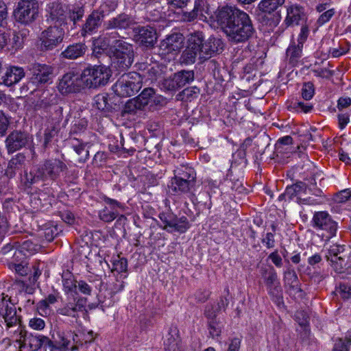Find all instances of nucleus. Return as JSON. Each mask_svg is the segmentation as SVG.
Masks as SVG:
<instances>
[{"label":"nucleus","mask_w":351,"mask_h":351,"mask_svg":"<svg viewBox=\"0 0 351 351\" xmlns=\"http://www.w3.org/2000/svg\"><path fill=\"white\" fill-rule=\"evenodd\" d=\"M198 15L203 16L204 13L208 12V5L205 0H195L193 9Z\"/></svg>","instance_id":"obj_57"},{"label":"nucleus","mask_w":351,"mask_h":351,"mask_svg":"<svg viewBox=\"0 0 351 351\" xmlns=\"http://www.w3.org/2000/svg\"><path fill=\"white\" fill-rule=\"evenodd\" d=\"M56 121L55 123H51L50 125H47V128L45 130L44 132V141H43V147L45 148L48 147L51 143L56 140L55 138L58 136V133L60 130V114H58V117H56Z\"/></svg>","instance_id":"obj_34"},{"label":"nucleus","mask_w":351,"mask_h":351,"mask_svg":"<svg viewBox=\"0 0 351 351\" xmlns=\"http://www.w3.org/2000/svg\"><path fill=\"white\" fill-rule=\"evenodd\" d=\"M195 182L173 177L171 181L169 189L175 193H189L194 186Z\"/></svg>","instance_id":"obj_33"},{"label":"nucleus","mask_w":351,"mask_h":351,"mask_svg":"<svg viewBox=\"0 0 351 351\" xmlns=\"http://www.w3.org/2000/svg\"><path fill=\"white\" fill-rule=\"evenodd\" d=\"M25 75L23 68L12 66L7 69L4 75L1 77L0 84L10 86L18 83Z\"/></svg>","instance_id":"obj_29"},{"label":"nucleus","mask_w":351,"mask_h":351,"mask_svg":"<svg viewBox=\"0 0 351 351\" xmlns=\"http://www.w3.org/2000/svg\"><path fill=\"white\" fill-rule=\"evenodd\" d=\"M336 291L343 300L351 299V287L348 284H340Z\"/></svg>","instance_id":"obj_58"},{"label":"nucleus","mask_w":351,"mask_h":351,"mask_svg":"<svg viewBox=\"0 0 351 351\" xmlns=\"http://www.w3.org/2000/svg\"><path fill=\"white\" fill-rule=\"evenodd\" d=\"M261 274L264 278L267 289L280 284L277 273L273 267H261Z\"/></svg>","instance_id":"obj_40"},{"label":"nucleus","mask_w":351,"mask_h":351,"mask_svg":"<svg viewBox=\"0 0 351 351\" xmlns=\"http://www.w3.org/2000/svg\"><path fill=\"white\" fill-rule=\"evenodd\" d=\"M84 14V10L82 7L75 8L72 10L69 11V18L73 24L76 27L77 23L82 20Z\"/></svg>","instance_id":"obj_52"},{"label":"nucleus","mask_w":351,"mask_h":351,"mask_svg":"<svg viewBox=\"0 0 351 351\" xmlns=\"http://www.w3.org/2000/svg\"><path fill=\"white\" fill-rule=\"evenodd\" d=\"M174 177L184 179L186 180H191L195 182L196 173L193 168L188 166L181 165L177 167L174 170Z\"/></svg>","instance_id":"obj_42"},{"label":"nucleus","mask_w":351,"mask_h":351,"mask_svg":"<svg viewBox=\"0 0 351 351\" xmlns=\"http://www.w3.org/2000/svg\"><path fill=\"white\" fill-rule=\"evenodd\" d=\"M111 77V70L104 65L88 66L82 73L84 87L97 88L105 86Z\"/></svg>","instance_id":"obj_3"},{"label":"nucleus","mask_w":351,"mask_h":351,"mask_svg":"<svg viewBox=\"0 0 351 351\" xmlns=\"http://www.w3.org/2000/svg\"><path fill=\"white\" fill-rule=\"evenodd\" d=\"M166 1L171 9H182L188 5L190 0H166Z\"/></svg>","instance_id":"obj_62"},{"label":"nucleus","mask_w":351,"mask_h":351,"mask_svg":"<svg viewBox=\"0 0 351 351\" xmlns=\"http://www.w3.org/2000/svg\"><path fill=\"white\" fill-rule=\"evenodd\" d=\"M154 95V88H145L138 96L125 102V110H142L152 101Z\"/></svg>","instance_id":"obj_24"},{"label":"nucleus","mask_w":351,"mask_h":351,"mask_svg":"<svg viewBox=\"0 0 351 351\" xmlns=\"http://www.w3.org/2000/svg\"><path fill=\"white\" fill-rule=\"evenodd\" d=\"M58 234V229L54 226L47 227L44 230L43 237L47 241H51Z\"/></svg>","instance_id":"obj_63"},{"label":"nucleus","mask_w":351,"mask_h":351,"mask_svg":"<svg viewBox=\"0 0 351 351\" xmlns=\"http://www.w3.org/2000/svg\"><path fill=\"white\" fill-rule=\"evenodd\" d=\"M79 337L78 334L71 330H58L56 332V335H52L53 346H51V350L56 349L60 351H76L82 344Z\"/></svg>","instance_id":"obj_6"},{"label":"nucleus","mask_w":351,"mask_h":351,"mask_svg":"<svg viewBox=\"0 0 351 351\" xmlns=\"http://www.w3.org/2000/svg\"><path fill=\"white\" fill-rule=\"evenodd\" d=\"M184 36L180 32L168 35L161 43L160 49L167 53L180 51L184 44Z\"/></svg>","instance_id":"obj_25"},{"label":"nucleus","mask_w":351,"mask_h":351,"mask_svg":"<svg viewBox=\"0 0 351 351\" xmlns=\"http://www.w3.org/2000/svg\"><path fill=\"white\" fill-rule=\"evenodd\" d=\"M13 247L19 249V252L23 253L25 256L33 254L37 252L40 248V246L38 243H34L30 239L14 241Z\"/></svg>","instance_id":"obj_37"},{"label":"nucleus","mask_w":351,"mask_h":351,"mask_svg":"<svg viewBox=\"0 0 351 351\" xmlns=\"http://www.w3.org/2000/svg\"><path fill=\"white\" fill-rule=\"evenodd\" d=\"M134 40L144 49H152L157 41L156 29L150 26H138L134 29Z\"/></svg>","instance_id":"obj_15"},{"label":"nucleus","mask_w":351,"mask_h":351,"mask_svg":"<svg viewBox=\"0 0 351 351\" xmlns=\"http://www.w3.org/2000/svg\"><path fill=\"white\" fill-rule=\"evenodd\" d=\"M26 160L27 158L24 153L16 154L8 161L7 168L5 170V176L8 179L14 178L17 171L25 167Z\"/></svg>","instance_id":"obj_27"},{"label":"nucleus","mask_w":351,"mask_h":351,"mask_svg":"<svg viewBox=\"0 0 351 351\" xmlns=\"http://www.w3.org/2000/svg\"><path fill=\"white\" fill-rule=\"evenodd\" d=\"M311 226L317 230L324 231L327 237L336 236L338 230V223L327 211L315 212L311 221Z\"/></svg>","instance_id":"obj_10"},{"label":"nucleus","mask_w":351,"mask_h":351,"mask_svg":"<svg viewBox=\"0 0 351 351\" xmlns=\"http://www.w3.org/2000/svg\"><path fill=\"white\" fill-rule=\"evenodd\" d=\"M207 327L209 332V335L212 338L218 337L221 333L223 324L221 322L216 319H207Z\"/></svg>","instance_id":"obj_45"},{"label":"nucleus","mask_w":351,"mask_h":351,"mask_svg":"<svg viewBox=\"0 0 351 351\" xmlns=\"http://www.w3.org/2000/svg\"><path fill=\"white\" fill-rule=\"evenodd\" d=\"M158 217L164 223L162 229L170 233L177 232L183 234L191 228L187 217L184 215L178 217L172 212L167 211L160 213Z\"/></svg>","instance_id":"obj_13"},{"label":"nucleus","mask_w":351,"mask_h":351,"mask_svg":"<svg viewBox=\"0 0 351 351\" xmlns=\"http://www.w3.org/2000/svg\"><path fill=\"white\" fill-rule=\"evenodd\" d=\"M285 2V0H262L258 5V20L265 24L270 21L278 22L280 18L278 9Z\"/></svg>","instance_id":"obj_9"},{"label":"nucleus","mask_w":351,"mask_h":351,"mask_svg":"<svg viewBox=\"0 0 351 351\" xmlns=\"http://www.w3.org/2000/svg\"><path fill=\"white\" fill-rule=\"evenodd\" d=\"M30 77L28 84L34 89L52 82L53 68L46 64L34 62L29 65Z\"/></svg>","instance_id":"obj_5"},{"label":"nucleus","mask_w":351,"mask_h":351,"mask_svg":"<svg viewBox=\"0 0 351 351\" xmlns=\"http://www.w3.org/2000/svg\"><path fill=\"white\" fill-rule=\"evenodd\" d=\"M117 97L108 99V96L104 94H98L93 98V107L96 110H116L117 104L114 101Z\"/></svg>","instance_id":"obj_32"},{"label":"nucleus","mask_w":351,"mask_h":351,"mask_svg":"<svg viewBox=\"0 0 351 351\" xmlns=\"http://www.w3.org/2000/svg\"><path fill=\"white\" fill-rule=\"evenodd\" d=\"M64 30L57 25H49L40 35L42 51H51L63 40Z\"/></svg>","instance_id":"obj_14"},{"label":"nucleus","mask_w":351,"mask_h":351,"mask_svg":"<svg viewBox=\"0 0 351 351\" xmlns=\"http://www.w3.org/2000/svg\"><path fill=\"white\" fill-rule=\"evenodd\" d=\"M270 141L271 138L265 132L258 135L254 142V145L257 147L256 152L262 155L265 149L269 145Z\"/></svg>","instance_id":"obj_46"},{"label":"nucleus","mask_w":351,"mask_h":351,"mask_svg":"<svg viewBox=\"0 0 351 351\" xmlns=\"http://www.w3.org/2000/svg\"><path fill=\"white\" fill-rule=\"evenodd\" d=\"M24 44V41L16 35V33L13 34L12 38L9 37L8 39V49H14L17 50L23 47Z\"/></svg>","instance_id":"obj_55"},{"label":"nucleus","mask_w":351,"mask_h":351,"mask_svg":"<svg viewBox=\"0 0 351 351\" xmlns=\"http://www.w3.org/2000/svg\"><path fill=\"white\" fill-rule=\"evenodd\" d=\"M267 291L272 301L278 306L283 304L282 289L280 284L268 289Z\"/></svg>","instance_id":"obj_48"},{"label":"nucleus","mask_w":351,"mask_h":351,"mask_svg":"<svg viewBox=\"0 0 351 351\" xmlns=\"http://www.w3.org/2000/svg\"><path fill=\"white\" fill-rule=\"evenodd\" d=\"M275 236L274 232H267L263 235L262 243L268 249L274 248L276 245Z\"/></svg>","instance_id":"obj_60"},{"label":"nucleus","mask_w":351,"mask_h":351,"mask_svg":"<svg viewBox=\"0 0 351 351\" xmlns=\"http://www.w3.org/2000/svg\"><path fill=\"white\" fill-rule=\"evenodd\" d=\"M69 168L65 162L58 158L44 160L32 167L30 171H24L21 176V183L25 189H32L40 182L44 185L49 182H58L61 176L66 175Z\"/></svg>","instance_id":"obj_2"},{"label":"nucleus","mask_w":351,"mask_h":351,"mask_svg":"<svg viewBox=\"0 0 351 351\" xmlns=\"http://www.w3.org/2000/svg\"><path fill=\"white\" fill-rule=\"evenodd\" d=\"M58 88L62 94L79 92L82 88H85L84 83L82 80V73L80 75L70 71L64 74Z\"/></svg>","instance_id":"obj_19"},{"label":"nucleus","mask_w":351,"mask_h":351,"mask_svg":"<svg viewBox=\"0 0 351 351\" xmlns=\"http://www.w3.org/2000/svg\"><path fill=\"white\" fill-rule=\"evenodd\" d=\"M69 142L76 154L80 156L79 161L84 162L89 157V151L85 148L89 143H84L75 138H70Z\"/></svg>","instance_id":"obj_39"},{"label":"nucleus","mask_w":351,"mask_h":351,"mask_svg":"<svg viewBox=\"0 0 351 351\" xmlns=\"http://www.w3.org/2000/svg\"><path fill=\"white\" fill-rule=\"evenodd\" d=\"M142 76L136 72L124 74L114 84V93L121 97H130L138 93L142 88Z\"/></svg>","instance_id":"obj_4"},{"label":"nucleus","mask_w":351,"mask_h":351,"mask_svg":"<svg viewBox=\"0 0 351 351\" xmlns=\"http://www.w3.org/2000/svg\"><path fill=\"white\" fill-rule=\"evenodd\" d=\"M38 3L35 0H21L14 10V16L16 22L23 25L32 23L38 16Z\"/></svg>","instance_id":"obj_7"},{"label":"nucleus","mask_w":351,"mask_h":351,"mask_svg":"<svg viewBox=\"0 0 351 351\" xmlns=\"http://www.w3.org/2000/svg\"><path fill=\"white\" fill-rule=\"evenodd\" d=\"M113 62L114 66L116 67L119 71H126L132 64L134 61V56H121L120 57H114Z\"/></svg>","instance_id":"obj_44"},{"label":"nucleus","mask_w":351,"mask_h":351,"mask_svg":"<svg viewBox=\"0 0 351 351\" xmlns=\"http://www.w3.org/2000/svg\"><path fill=\"white\" fill-rule=\"evenodd\" d=\"M69 295L66 300L62 302V305L56 310L58 314L77 319L80 313L86 308V299L77 294Z\"/></svg>","instance_id":"obj_8"},{"label":"nucleus","mask_w":351,"mask_h":351,"mask_svg":"<svg viewBox=\"0 0 351 351\" xmlns=\"http://www.w3.org/2000/svg\"><path fill=\"white\" fill-rule=\"evenodd\" d=\"M104 18V11L93 10L86 18L84 23L81 26V35L86 36L97 32L101 27Z\"/></svg>","instance_id":"obj_23"},{"label":"nucleus","mask_w":351,"mask_h":351,"mask_svg":"<svg viewBox=\"0 0 351 351\" xmlns=\"http://www.w3.org/2000/svg\"><path fill=\"white\" fill-rule=\"evenodd\" d=\"M32 141L29 133L21 130H14L7 136L5 143L8 153L13 154L23 147Z\"/></svg>","instance_id":"obj_18"},{"label":"nucleus","mask_w":351,"mask_h":351,"mask_svg":"<svg viewBox=\"0 0 351 351\" xmlns=\"http://www.w3.org/2000/svg\"><path fill=\"white\" fill-rule=\"evenodd\" d=\"M147 77L151 81L157 80L162 77V66L158 64H154L147 69Z\"/></svg>","instance_id":"obj_51"},{"label":"nucleus","mask_w":351,"mask_h":351,"mask_svg":"<svg viewBox=\"0 0 351 351\" xmlns=\"http://www.w3.org/2000/svg\"><path fill=\"white\" fill-rule=\"evenodd\" d=\"M306 189L307 186L306 184L299 181L292 185L287 186L284 192V195H287L288 200H292L296 197V200L298 201V198H300L298 195L302 193H305Z\"/></svg>","instance_id":"obj_41"},{"label":"nucleus","mask_w":351,"mask_h":351,"mask_svg":"<svg viewBox=\"0 0 351 351\" xmlns=\"http://www.w3.org/2000/svg\"><path fill=\"white\" fill-rule=\"evenodd\" d=\"M114 57L134 56L133 47L123 40H115L112 43Z\"/></svg>","instance_id":"obj_35"},{"label":"nucleus","mask_w":351,"mask_h":351,"mask_svg":"<svg viewBox=\"0 0 351 351\" xmlns=\"http://www.w3.org/2000/svg\"><path fill=\"white\" fill-rule=\"evenodd\" d=\"M49 15H47V22L49 25H57L62 27L66 24V13L63 7L57 3H53Z\"/></svg>","instance_id":"obj_26"},{"label":"nucleus","mask_w":351,"mask_h":351,"mask_svg":"<svg viewBox=\"0 0 351 351\" xmlns=\"http://www.w3.org/2000/svg\"><path fill=\"white\" fill-rule=\"evenodd\" d=\"M216 21L228 40L234 43L247 41L255 32L250 16L235 7L226 6L219 9Z\"/></svg>","instance_id":"obj_1"},{"label":"nucleus","mask_w":351,"mask_h":351,"mask_svg":"<svg viewBox=\"0 0 351 351\" xmlns=\"http://www.w3.org/2000/svg\"><path fill=\"white\" fill-rule=\"evenodd\" d=\"M62 278L64 289L66 293L73 292L77 288V281L74 280L70 272L63 273Z\"/></svg>","instance_id":"obj_47"},{"label":"nucleus","mask_w":351,"mask_h":351,"mask_svg":"<svg viewBox=\"0 0 351 351\" xmlns=\"http://www.w3.org/2000/svg\"><path fill=\"white\" fill-rule=\"evenodd\" d=\"M219 312L220 311L214 304H208L205 307L204 315L207 319H216Z\"/></svg>","instance_id":"obj_56"},{"label":"nucleus","mask_w":351,"mask_h":351,"mask_svg":"<svg viewBox=\"0 0 351 351\" xmlns=\"http://www.w3.org/2000/svg\"><path fill=\"white\" fill-rule=\"evenodd\" d=\"M158 217L164 223L162 229L170 233L177 232L183 234L191 228L187 217L184 215L178 217L172 212L167 211L160 213Z\"/></svg>","instance_id":"obj_11"},{"label":"nucleus","mask_w":351,"mask_h":351,"mask_svg":"<svg viewBox=\"0 0 351 351\" xmlns=\"http://www.w3.org/2000/svg\"><path fill=\"white\" fill-rule=\"evenodd\" d=\"M8 295L4 293L1 294L0 300V315L4 319L6 324V328L20 326V317L16 315V309L14 304L11 302L10 298L6 299Z\"/></svg>","instance_id":"obj_16"},{"label":"nucleus","mask_w":351,"mask_h":351,"mask_svg":"<svg viewBox=\"0 0 351 351\" xmlns=\"http://www.w3.org/2000/svg\"><path fill=\"white\" fill-rule=\"evenodd\" d=\"M28 344L32 351H38L40 348L49 347L51 349L53 342L48 337L43 335H30L27 337Z\"/></svg>","instance_id":"obj_31"},{"label":"nucleus","mask_w":351,"mask_h":351,"mask_svg":"<svg viewBox=\"0 0 351 351\" xmlns=\"http://www.w3.org/2000/svg\"><path fill=\"white\" fill-rule=\"evenodd\" d=\"M223 49V43L221 39L211 36L205 40L202 32L201 44L199 45L201 60H208L212 56L221 53Z\"/></svg>","instance_id":"obj_21"},{"label":"nucleus","mask_w":351,"mask_h":351,"mask_svg":"<svg viewBox=\"0 0 351 351\" xmlns=\"http://www.w3.org/2000/svg\"><path fill=\"white\" fill-rule=\"evenodd\" d=\"M86 50L87 47L85 44L78 43L68 46L67 48L62 52V55L65 58L76 59L85 54Z\"/></svg>","instance_id":"obj_38"},{"label":"nucleus","mask_w":351,"mask_h":351,"mask_svg":"<svg viewBox=\"0 0 351 351\" xmlns=\"http://www.w3.org/2000/svg\"><path fill=\"white\" fill-rule=\"evenodd\" d=\"M119 215L117 210H112L106 206L99 213V219L104 222H111Z\"/></svg>","instance_id":"obj_50"},{"label":"nucleus","mask_w":351,"mask_h":351,"mask_svg":"<svg viewBox=\"0 0 351 351\" xmlns=\"http://www.w3.org/2000/svg\"><path fill=\"white\" fill-rule=\"evenodd\" d=\"M305 15L302 7L291 6L287 8L286 23L288 25H298L300 21H304Z\"/></svg>","instance_id":"obj_36"},{"label":"nucleus","mask_w":351,"mask_h":351,"mask_svg":"<svg viewBox=\"0 0 351 351\" xmlns=\"http://www.w3.org/2000/svg\"><path fill=\"white\" fill-rule=\"evenodd\" d=\"M202 32H195L191 34L188 39V45L181 56V62L186 64H193L198 56L200 60L199 45L201 44Z\"/></svg>","instance_id":"obj_17"},{"label":"nucleus","mask_w":351,"mask_h":351,"mask_svg":"<svg viewBox=\"0 0 351 351\" xmlns=\"http://www.w3.org/2000/svg\"><path fill=\"white\" fill-rule=\"evenodd\" d=\"M351 345V341L348 339H339L332 349V351H348L349 347Z\"/></svg>","instance_id":"obj_59"},{"label":"nucleus","mask_w":351,"mask_h":351,"mask_svg":"<svg viewBox=\"0 0 351 351\" xmlns=\"http://www.w3.org/2000/svg\"><path fill=\"white\" fill-rule=\"evenodd\" d=\"M315 93L314 85L312 82H308L303 84L302 95L306 100L311 99Z\"/></svg>","instance_id":"obj_53"},{"label":"nucleus","mask_w":351,"mask_h":351,"mask_svg":"<svg viewBox=\"0 0 351 351\" xmlns=\"http://www.w3.org/2000/svg\"><path fill=\"white\" fill-rule=\"evenodd\" d=\"M194 80V72L192 70H182L174 73L173 77L164 80L162 86L167 90H176L189 84Z\"/></svg>","instance_id":"obj_22"},{"label":"nucleus","mask_w":351,"mask_h":351,"mask_svg":"<svg viewBox=\"0 0 351 351\" xmlns=\"http://www.w3.org/2000/svg\"><path fill=\"white\" fill-rule=\"evenodd\" d=\"M335 200L339 204L351 201V189H346L337 193L335 195Z\"/></svg>","instance_id":"obj_54"},{"label":"nucleus","mask_w":351,"mask_h":351,"mask_svg":"<svg viewBox=\"0 0 351 351\" xmlns=\"http://www.w3.org/2000/svg\"><path fill=\"white\" fill-rule=\"evenodd\" d=\"M303 46L298 44H291L287 49V58L293 66L295 65L302 56Z\"/></svg>","instance_id":"obj_43"},{"label":"nucleus","mask_w":351,"mask_h":351,"mask_svg":"<svg viewBox=\"0 0 351 351\" xmlns=\"http://www.w3.org/2000/svg\"><path fill=\"white\" fill-rule=\"evenodd\" d=\"M158 217L164 223L162 229L170 233L177 232L183 234L191 228L187 217L184 215L178 217L172 212L167 211L160 213Z\"/></svg>","instance_id":"obj_12"},{"label":"nucleus","mask_w":351,"mask_h":351,"mask_svg":"<svg viewBox=\"0 0 351 351\" xmlns=\"http://www.w3.org/2000/svg\"><path fill=\"white\" fill-rule=\"evenodd\" d=\"M112 271L118 274L126 273L128 271V261L125 258L118 256L112 261Z\"/></svg>","instance_id":"obj_49"},{"label":"nucleus","mask_w":351,"mask_h":351,"mask_svg":"<svg viewBox=\"0 0 351 351\" xmlns=\"http://www.w3.org/2000/svg\"><path fill=\"white\" fill-rule=\"evenodd\" d=\"M134 23V20L131 16L121 13L108 21L106 25L107 29H126Z\"/></svg>","instance_id":"obj_28"},{"label":"nucleus","mask_w":351,"mask_h":351,"mask_svg":"<svg viewBox=\"0 0 351 351\" xmlns=\"http://www.w3.org/2000/svg\"><path fill=\"white\" fill-rule=\"evenodd\" d=\"M29 326L34 330H41L45 327V321L38 317H34L29 319Z\"/></svg>","instance_id":"obj_61"},{"label":"nucleus","mask_w":351,"mask_h":351,"mask_svg":"<svg viewBox=\"0 0 351 351\" xmlns=\"http://www.w3.org/2000/svg\"><path fill=\"white\" fill-rule=\"evenodd\" d=\"M344 251V245L334 244L330 246L325 256L327 261L330 262L331 266L338 273L343 272L347 265Z\"/></svg>","instance_id":"obj_20"},{"label":"nucleus","mask_w":351,"mask_h":351,"mask_svg":"<svg viewBox=\"0 0 351 351\" xmlns=\"http://www.w3.org/2000/svg\"><path fill=\"white\" fill-rule=\"evenodd\" d=\"M199 15L192 10L190 12H183L180 16V20L183 22L190 23L194 21L198 18Z\"/></svg>","instance_id":"obj_64"},{"label":"nucleus","mask_w":351,"mask_h":351,"mask_svg":"<svg viewBox=\"0 0 351 351\" xmlns=\"http://www.w3.org/2000/svg\"><path fill=\"white\" fill-rule=\"evenodd\" d=\"M284 281L289 295H295L302 291L298 276L293 268L289 267L284 272Z\"/></svg>","instance_id":"obj_30"}]
</instances>
